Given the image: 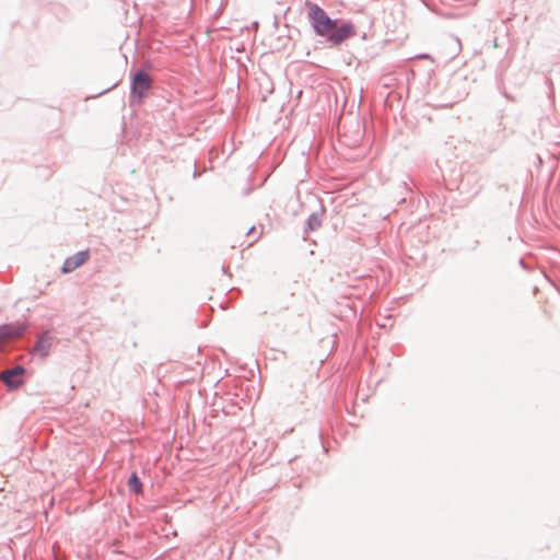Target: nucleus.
Listing matches in <instances>:
<instances>
[{
  "instance_id": "7",
  "label": "nucleus",
  "mask_w": 560,
  "mask_h": 560,
  "mask_svg": "<svg viewBox=\"0 0 560 560\" xmlns=\"http://www.w3.org/2000/svg\"><path fill=\"white\" fill-rule=\"evenodd\" d=\"M128 486H129L130 490H132L135 493L142 492V483L136 472H133L131 475V477L129 478Z\"/></svg>"
},
{
  "instance_id": "6",
  "label": "nucleus",
  "mask_w": 560,
  "mask_h": 560,
  "mask_svg": "<svg viewBox=\"0 0 560 560\" xmlns=\"http://www.w3.org/2000/svg\"><path fill=\"white\" fill-rule=\"evenodd\" d=\"M24 329L25 327L20 325L0 326V343L20 337L23 334Z\"/></svg>"
},
{
  "instance_id": "2",
  "label": "nucleus",
  "mask_w": 560,
  "mask_h": 560,
  "mask_svg": "<svg viewBox=\"0 0 560 560\" xmlns=\"http://www.w3.org/2000/svg\"><path fill=\"white\" fill-rule=\"evenodd\" d=\"M151 86L152 79L148 73L139 71L135 74L131 91L132 94L137 95L139 100H142L147 95Z\"/></svg>"
},
{
  "instance_id": "1",
  "label": "nucleus",
  "mask_w": 560,
  "mask_h": 560,
  "mask_svg": "<svg viewBox=\"0 0 560 560\" xmlns=\"http://www.w3.org/2000/svg\"><path fill=\"white\" fill-rule=\"evenodd\" d=\"M308 16L318 35H327L336 27V23L317 4H308Z\"/></svg>"
},
{
  "instance_id": "3",
  "label": "nucleus",
  "mask_w": 560,
  "mask_h": 560,
  "mask_svg": "<svg viewBox=\"0 0 560 560\" xmlns=\"http://www.w3.org/2000/svg\"><path fill=\"white\" fill-rule=\"evenodd\" d=\"M90 258V252L82 250L68 257L62 265V272L68 273L74 271L80 266L84 265Z\"/></svg>"
},
{
  "instance_id": "5",
  "label": "nucleus",
  "mask_w": 560,
  "mask_h": 560,
  "mask_svg": "<svg viewBox=\"0 0 560 560\" xmlns=\"http://www.w3.org/2000/svg\"><path fill=\"white\" fill-rule=\"evenodd\" d=\"M354 35V27L352 24L350 23H347V24H343L341 25L340 27H335V30H332L330 32V35H329V40L335 44V45H338L340 44L341 42H343L345 39L351 37Z\"/></svg>"
},
{
  "instance_id": "8",
  "label": "nucleus",
  "mask_w": 560,
  "mask_h": 560,
  "mask_svg": "<svg viewBox=\"0 0 560 560\" xmlns=\"http://www.w3.org/2000/svg\"><path fill=\"white\" fill-rule=\"evenodd\" d=\"M254 232H255V228H254V226H252V228L248 230L247 234L249 235V234H252V233H254Z\"/></svg>"
},
{
  "instance_id": "4",
  "label": "nucleus",
  "mask_w": 560,
  "mask_h": 560,
  "mask_svg": "<svg viewBox=\"0 0 560 560\" xmlns=\"http://www.w3.org/2000/svg\"><path fill=\"white\" fill-rule=\"evenodd\" d=\"M24 370L21 366H16L12 370H5L1 372L0 380L9 387V388H18L22 384V380L20 376L23 374Z\"/></svg>"
}]
</instances>
